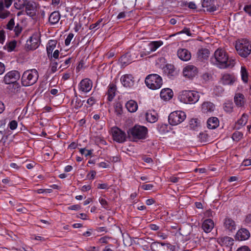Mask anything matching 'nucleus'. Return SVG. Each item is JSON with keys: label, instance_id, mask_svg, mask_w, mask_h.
I'll return each mask as SVG.
<instances>
[{"label": "nucleus", "instance_id": "obj_39", "mask_svg": "<svg viewBox=\"0 0 251 251\" xmlns=\"http://www.w3.org/2000/svg\"><path fill=\"white\" fill-rule=\"evenodd\" d=\"M131 57V54L129 52H127L123 55L121 58V63L123 65H126L127 64H130L133 61V59L128 60V58Z\"/></svg>", "mask_w": 251, "mask_h": 251}, {"label": "nucleus", "instance_id": "obj_34", "mask_svg": "<svg viewBox=\"0 0 251 251\" xmlns=\"http://www.w3.org/2000/svg\"><path fill=\"white\" fill-rule=\"evenodd\" d=\"M210 51L207 49L202 48L199 50L198 56L200 59H206L209 55Z\"/></svg>", "mask_w": 251, "mask_h": 251}, {"label": "nucleus", "instance_id": "obj_32", "mask_svg": "<svg viewBox=\"0 0 251 251\" xmlns=\"http://www.w3.org/2000/svg\"><path fill=\"white\" fill-rule=\"evenodd\" d=\"M126 107L130 112H135L138 108L137 102L133 100H130L126 104Z\"/></svg>", "mask_w": 251, "mask_h": 251}, {"label": "nucleus", "instance_id": "obj_16", "mask_svg": "<svg viewBox=\"0 0 251 251\" xmlns=\"http://www.w3.org/2000/svg\"><path fill=\"white\" fill-rule=\"evenodd\" d=\"M93 86V82L89 78H84L82 79L79 84V89L80 91L87 93L89 92Z\"/></svg>", "mask_w": 251, "mask_h": 251}, {"label": "nucleus", "instance_id": "obj_46", "mask_svg": "<svg viewBox=\"0 0 251 251\" xmlns=\"http://www.w3.org/2000/svg\"><path fill=\"white\" fill-rule=\"evenodd\" d=\"M99 201L104 208L107 210H109L110 209L107 201L104 199L100 198L99 199Z\"/></svg>", "mask_w": 251, "mask_h": 251}, {"label": "nucleus", "instance_id": "obj_56", "mask_svg": "<svg viewBox=\"0 0 251 251\" xmlns=\"http://www.w3.org/2000/svg\"><path fill=\"white\" fill-rule=\"evenodd\" d=\"M244 10L251 16V5H247L245 6Z\"/></svg>", "mask_w": 251, "mask_h": 251}, {"label": "nucleus", "instance_id": "obj_30", "mask_svg": "<svg viewBox=\"0 0 251 251\" xmlns=\"http://www.w3.org/2000/svg\"><path fill=\"white\" fill-rule=\"evenodd\" d=\"M234 100L235 104L240 107L243 106L245 101V97L244 95L241 93L236 94Z\"/></svg>", "mask_w": 251, "mask_h": 251}, {"label": "nucleus", "instance_id": "obj_8", "mask_svg": "<svg viewBox=\"0 0 251 251\" xmlns=\"http://www.w3.org/2000/svg\"><path fill=\"white\" fill-rule=\"evenodd\" d=\"M13 1V0H0V19H5L11 15L10 12L6 8H9Z\"/></svg>", "mask_w": 251, "mask_h": 251}, {"label": "nucleus", "instance_id": "obj_29", "mask_svg": "<svg viewBox=\"0 0 251 251\" xmlns=\"http://www.w3.org/2000/svg\"><path fill=\"white\" fill-rule=\"evenodd\" d=\"M60 19V14L58 11H55L52 12L49 18V21L51 25L57 24Z\"/></svg>", "mask_w": 251, "mask_h": 251}, {"label": "nucleus", "instance_id": "obj_62", "mask_svg": "<svg viewBox=\"0 0 251 251\" xmlns=\"http://www.w3.org/2000/svg\"><path fill=\"white\" fill-rule=\"evenodd\" d=\"M179 179V177L172 176L169 178V180L170 182H172L173 183H176L178 182Z\"/></svg>", "mask_w": 251, "mask_h": 251}, {"label": "nucleus", "instance_id": "obj_40", "mask_svg": "<svg viewBox=\"0 0 251 251\" xmlns=\"http://www.w3.org/2000/svg\"><path fill=\"white\" fill-rule=\"evenodd\" d=\"M17 45V42L15 40H13L11 42H9V43H7L6 46L4 47V48H6L8 51L11 52L13 51Z\"/></svg>", "mask_w": 251, "mask_h": 251}, {"label": "nucleus", "instance_id": "obj_11", "mask_svg": "<svg viewBox=\"0 0 251 251\" xmlns=\"http://www.w3.org/2000/svg\"><path fill=\"white\" fill-rule=\"evenodd\" d=\"M111 132L113 140L118 143H123L126 140V134L117 127H113L111 128Z\"/></svg>", "mask_w": 251, "mask_h": 251}, {"label": "nucleus", "instance_id": "obj_47", "mask_svg": "<svg viewBox=\"0 0 251 251\" xmlns=\"http://www.w3.org/2000/svg\"><path fill=\"white\" fill-rule=\"evenodd\" d=\"M13 29L15 35L18 36L21 33L23 28L19 24H17L16 25L14 26Z\"/></svg>", "mask_w": 251, "mask_h": 251}, {"label": "nucleus", "instance_id": "obj_52", "mask_svg": "<svg viewBox=\"0 0 251 251\" xmlns=\"http://www.w3.org/2000/svg\"><path fill=\"white\" fill-rule=\"evenodd\" d=\"M74 36V34L72 33L69 34L67 38L65 40V44L66 46H68L70 44L71 41L73 38Z\"/></svg>", "mask_w": 251, "mask_h": 251}, {"label": "nucleus", "instance_id": "obj_17", "mask_svg": "<svg viewBox=\"0 0 251 251\" xmlns=\"http://www.w3.org/2000/svg\"><path fill=\"white\" fill-rule=\"evenodd\" d=\"M121 81L124 87H131L134 83L133 77L131 75H126L121 78Z\"/></svg>", "mask_w": 251, "mask_h": 251}, {"label": "nucleus", "instance_id": "obj_53", "mask_svg": "<svg viewBox=\"0 0 251 251\" xmlns=\"http://www.w3.org/2000/svg\"><path fill=\"white\" fill-rule=\"evenodd\" d=\"M244 222L246 225H251V214H249L246 216Z\"/></svg>", "mask_w": 251, "mask_h": 251}, {"label": "nucleus", "instance_id": "obj_26", "mask_svg": "<svg viewBox=\"0 0 251 251\" xmlns=\"http://www.w3.org/2000/svg\"><path fill=\"white\" fill-rule=\"evenodd\" d=\"M173 96V92L170 88L163 89L161 91L160 97L164 100H170Z\"/></svg>", "mask_w": 251, "mask_h": 251}, {"label": "nucleus", "instance_id": "obj_18", "mask_svg": "<svg viewBox=\"0 0 251 251\" xmlns=\"http://www.w3.org/2000/svg\"><path fill=\"white\" fill-rule=\"evenodd\" d=\"M218 242L223 246H225L230 247L234 244L233 238L227 236L219 237L218 239Z\"/></svg>", "mask_w": 251, "mask_h": 251}, {"label": "nucleus", "instance_id": "obj_59", "mask_svg": "<svg viewBox=\"0 0 251 251\" xmlns=\"http://www.w3.org/2000/svg\"><path fill=\"white\" fill-rule=\"evenodd\" d=\"M70 210H78L80 209V206L78 204L73 205L68 207Z\"/></svg>", "mask_w": 251, "mask_h": 251}, {"label": "nucleus", "instance_id": "obj_49", "mask_svg": "<svg viewBox=\"0 0 251 251\" xmlns=\"http://www.w3.org/2000/svg\"><path fill=\"white\" fill-rule=\"evenodd\" d=\"M18 123L15 120L11 121L8 124V127L11 130H14L17 127Z\"/></svg>", "mask_w": 251, "mask_h": 251}, {"label": "nucleus", "instance_id": "obj_38", "mask_svg": "<svg viewBox=\"0 0 251 251\" xmlns=\"http://www.w3.org/2000/svg\"><path fill=\"white\" fill-rule=\"evenodd\" d=\"M56 41L55 40H50L49 42V46L47 47V51L48 56L51 55L53 50L56 46ZM52 56V55H51Z\"/></svg>", "mask_w": 251, "mask_h": 251}, {"label": "nucleus", "instance_id": "obj_20", "mask_svg": "<svg viewBox=\"0 0 251 251\" xmlns=\"http://www.w3.org/2000/svg\"><path fill=\"white\" fill-rule=\"evenodd\" d=\"M25 12L27 15L33 17L36 15V9L35 3L30 1H28L27 4L25 5Z\"/></svg>", "mask_w": 251, "mask_h": 251}, {"label": "nucleus", "instance_id": "obj_50", "mask_svg": "<svg viewBox=\"0 0 251 251\" xmlns=\"http://www.w3.org/2000/svg\"><path fill=\"white\" fill-rule=\"evenodd\" d=\"M79 151L82 154L85 155V156L91 155L92 153V150H87L85 148L80 149Z\"/></svg>", "mask_w": 251, "mask_h": 251}, {"label": "nucleus", "instance_id": "obj_12", "mask_svg": "<svg viewBox=\"0 0 251 251\" xmlns=\"http://www.w3.org/2000/svg\"><path fill=\"white\" fill-rule=\"evenodd\" d=\"M223 225L225 230L228 233H233L236 229L235 222L228 216L224 219Z\"/></svg>", "mask_w": 251, "mask_h": 251}, {"label": "nucleus", "instance_id": "obj_55", "mask_svg": "<svg viewBox=\"0 0 251 251\" xmlns=\"http://www.w3.org/2000/svg\"><path fill=\"white\" fill-rule=\"evenodd\" d=\"M207 137V135L205 133H201L199 135V138L201 140V142H205Z\"/></svg>", "mask_w": 251, "mask_h": 251}, {"label": "nucleus", "instance_id": "obj_13", "mask_svg": "<svg viewBox=\"0 0 251 251\" xmlns=\"http://www.w3.org/2000/svg\"><path fill=\"white\" fill-rule=\"evenodd\" d=\"M20 78V73L17 71H11L8 72L3 78L4 82L6 84L16 82Z\"/></svg>", "mask_w": 251, "mask_h": 251}, {"label": "nucleus", "instance_id": "obj_43", "mask_svg": "<svg viewBox=\"0 0 251 251\" xmlns=\"http://www.w3.org/2000/svg\"><path fill=\"white\" fill-rule=\"evenodd\" d=\"M15 25L14 18H11L6 25L5 28L9 30H12L14 29Z\"/></svg>", "mask_w": 251, "mask_h": 251}, {"label": "nucleus", "instance_id": "obj_45", "mask_svg": "<svg viewBox=\"0 0 251 251\" xmlns=\"http://www.w3.org/2000/svg\"><path fill=\"white\" fill-rule=\"evenodd\" d=\"M224 108L225 111L228 113H231L232 111L233 103L231 102H227L225 104Z\"/></svg>", "mask_w": 251, "mask_h": 251}, {"label": "nucleus", "instance_id": "obj_64", "mask_svg": "<svg viewBox=\"0 0 251 251\" xmlns=\"http://www.w3.org/2000/svg\"><path fill=\"white\" fill-rule=\"evenodd\" d=\"M87 251H99L98 248L96 247H88L86 248Z\"/></svg>", "mask_w": 251, "mask_h": 251}, {"label": "nucleus", "instance_id": "obj_7", "mask_svg": "<svg viewBox=\"0 0 251 251\" xmlns=\"http://www.w3.org/2000/svg\"><path fill=\"white\" fill-rule=\"evenodd\" d=\"M186 118L185 113L182 111L172 112L169 116L168 121L172 126L177 125L182 123Z\"/></svg>", "mask_w": 251, "mask_h": 251}, {"label": "nucleus", "instance_id": "obj_2", "mask_svg": "<svg viewBox=\"0 0 251 251\" xmlns=\"http://www.w3.org/2000/svg\"><path fill=\"white\" fill-rule=\"evenodd\" d=\"M178 98L180 101L184 103L193 104L199 100L200 96L197 92L183 90L179 93Z\"/></svg>", "mask_w": 251, "mask_h": 251}, {"label": "nucleus", "instance_id": "obj_1", "mask_svg": "<svg viewBox=\"0 0 251 251\" xmlns=\"http://www.w3.org/2000/svg\"><path fill=\"white\" fill-rule=\"evenodd\" d=\"M211 62L220 68L232 67L235 64V60L228 59L226 53L222 49L217 50L214 53V57L211 58Z\"/></svg>", "mask_w": 251, "mask_h": 251}, {"label": "nucleus", "instance_id": "obj_10", "mask_svg": "<svg viewBox=\"0 0 251 251\" xmlns=\"http://www.w3.org/2000/svg\"><path fill=\"white\" fill-rule=\"evenodd\" d=\"M40 35L38 33H34L26 41L25 47L27 49L34 50L36 49L40 44Z\"/></svg>", "mask_w": 251, "mask_h": 251}, {"label": "nucleus", "instance_id": "obj_35", "mask_svg": "<svg viewBox=\"0 0 251 251\" xmlns=\"http://www.w3.org/2000/svg\"><path fill=\"white\" fill-rule=\"evenodd\" d=\"M164 71L168 76H174L175 73V67L172 64H168L164 68Z\"/></svg>", "mask_w": 251, "mask_h": 251}, {"label": "nucleus", "instance_id": "obj_24", "mask_svg": "<svg viewBox=\"0 0 251 251\" xmlns=\"http://www.w3.org/2000/svg\"><path fill=\"white\" fill-rule=\"evenodd\" d=\"M248 120V116L246 114H243L241 118L239 119L236 123L235 125L234 128L236 129H239L242 127L245 126L247 124Z\"/></svg>", "mask_w": 251, "mask_h": 251}, {"label": "nucleus", "instance_id": "obj_36", "mask_svg": "<svg viewBox=\"0 0 251 251\" xmlns=\"http://www.w3.org/2000/svg\"><path fill=\"white\" fill-rule=\"evenodd\" d=\"M28 0H14V7L17 9H22L27 4Z\"/></svg>", "mask_w": 251, "mask_h": 251}, {"label": "nucleus", "instance_id": "obj_41", "mask_svg": "<svg viewBox=\"0 0 251 251\" xmlns=\"http://www.w3.org/2000/svg\"><path fill=\"white\" fill-rule=\"evenodd\" d=\"M115 112L117 115H121L123 114V106L121 102H117L114 106Z\"/></svg>", "mask_w": 251, "mask_h": 251}, {"label": "nucleus", "instance_id": "obj_22", "mask_svg": "<svg viewBox=\"0 0 251 251\" xmlns=\"http://www.w3.org/2000/svg\"><path fill=\"white\" fill-rule=\"evenodd\" d=\"M235 80V78L233 75L229 74H225L222 76L221 81L223 85H232Z\"/></svg>", "mask_w": 251, "mask_h": 251}, {"label": "nucleus", "instance_id": "obj_23", "mask_svg": "<svg viewBox=\"0 0 251 251\" xmlns=\"http://www.w3.org/2000/svg\"><path fill=\"white\" fill-rule=\"evenodd\" d=\"M117 90L116 86L113 83H110L108 87L107 94L108 95L107 100L111 101L115 96V93Z\"/></svg>", "mask_w": 251, "mask_h": 251}, {"label": "nucleus", "instance_id": "obj_4", "mask_svg": "<svg viewBox=\"0 0 251 251\" xmlns=\"http://www.w3.org/2000/svg\"><path fill=\"white\" fill-rule=\"evenodd\" d=\"M235 48L238 54L245 58L251 52V43L247 39H242L236 42Z\"/></svg>", "mask_w": 251, "mask_h": 251}, {"label": "nucleus", "instance_id": "obj_15", "mask_svg": "<svg viewBox=\"0 0 251 251\" xmlns=\"http://www.w3.org/2000/svg\"><path fill=\"white\" fill-rule=\"evenodd\" d=\"M198 69L194 65H187L183 70V75L190 79H192L197 75Z\"/></svg>", "mask_w": 251, "mask_h": 251}, {"label": "nucleus", "instance_id": "obj_3", "mask_svg": "<svg viewBox=\"0 0 251 251\" xmlns=\"http://www.w3.org/2000/svg\"><path fill=\"white\" fill-rule=\"evenodd\" d=\"M38 77V73L36 70H26L22 76V84L24 86L32 85L37 82Z\"/></svg>", "mask_w": 251, "mask_h": 251}, {"label": "nucleus", "instance_id": "obj_44", "mask_svg": "<svg viewBox=\"0 0 251 251\" xmlns=\"http://www.w3.org/2000/svg\"><path fill=\"white\" fill-rule=\"evenodd\" d=\"M242 79L245 82L248 81V73L245 67H241Z\"/></svg>", "mask_w": 251, "mask_h": 251}, {"label": "nucleus", "instance_id": "obj_54", "mask_svg": "<svg viewBox=\"0 0 251 251\" xmlns=\"http://www.w3.org/2000/svg\"><path fill=\"white\" fill-rule=\"evenodd\" d=\"M5 40V31L2 29L0 30V43L3 44Z\"/></svg>", "mask_w": 251, "mask_h": 251}, {"label": "nucleus", "instance_id": "obj_5", "mask_svg": "<svg viewBox=\"0 0 251 251\" xmlns=\"http://www.w3.org/2000/svg\"><path fill=\"white\" fill-rule=\"evenodd\" d=\"M147 133L148 129L146 127L138 125L129 129L127 131L129 137H132L134 141L137 139H145Z\"/></svg>", "mask_w": 251, "mask_h": 251}, {"label": "nucleus", "instance_id": "obj_58", "mask_svg": "<svg viewBox=\"0 0 251 251\" xmlns=\"http://www.w3.org/2000/svg\"><path fill=\"white\" fill-rule=\"evenodd\" d=\"M153 187V185L151 184H144L142 186V188L143 189L146 190H151Z\"/></svg>", "mask_w": 251, "mask_h": 251}, {"label": "nucleus", "instance_id": "obj_33", "mask_svg": "<svg viewBox=\"0 0 251 251\" xmlns=\"http://www.w3.org/2000/svg\"><path fill=\"white\" fill-rule=\"evenodd\" d=\"M84 100L82 101L80 99H79L76 94L75 95V97L73 98L71 101V103L74 108L76 109H78L83 105V102Z\"/></svg>", "mask_w": 251, "mask_h": 251}, {"label": "nucleus", "instance_id": "obj_28", "mask_svg": "<svg viewBox=\"0 0 251 251\" xmlns=\"http://www.w3.org/2000/svg\"><path fill=\"white\" fill-rule=\"evenodd\" d=\"M214 108V105L211 102H204L201 105V111L204 113L213 112Z\"/></svg>", "mask_w": 251, "mask_h": 251}, {"label": "nucleus", "instance_id": "obj_25", "mask_svg": "<svg viewBox=\"0 0 251 251\" xmlns=\"http://www.w3.org/2000/svg\"><path fill=\"white\" fill-rule=\"evenodd\" d=\"M219 125V121L217 117H212L209 118L207 121V127L209 129H215Z\"/></svg>", "mask_w": 251, "mask_h": 251}, {"label": "nucleus", "instance_id": "obj_51", "mask_svg": "<svg viewBox=\"0 0 251 251\" xmlns=\"http://www.w3.org/2000/svg\"><path fill=\"white\" fill-rule=\"evenodd\" d=\"M58 63L55 61H52L51 63V72L52 73H55L57 71Z\"/></svg>", "mask_w": 251, "mask_h": 251}, {"label": "nucleus", "instance_id": "obj_9", "mask_svg": "<svg viewBox=\"0 0 251 251\" xmlns=\"http://www.w3.org/2000/svg\"><path fill=\"white\" fill-rule=\"evenodd\" d=\"M152 251H174V247L169 243L154 242L151 245Z\"/></svg>", "mask_w": 251, "mask_h": 251}, {"label": "nucleus", "instance_id": "obj_6", "mask_svg": "<svg viewBox=\"0 0 251 251\" xmlns=\"http://www.w3.org/2000/svg\"><path fill=\"white\" fill-rule=\"evenodd\" d=\"M145 81L147 86L152 90L159 89L163 84L161 77L155 74L148 75Z\"/></svg>", "mask_w": 251, "mask_h": 251}, {"label": "nucleus", "instance_id": "obj_27", "mask_svg": "<svg viewBox=\"0 0 251 251\" xmlns=\"http://www.w3.org/2000/svg\"><path fill=\"white\" fill-rule=\"evenodd\" d=\"M214 227V222L210 219L205 220L202 225V228L206 233L210 232Z\"/></svg>", "mask_w": 251, "mask_h": 251}, {"label": "nucleus", "instance_id": "obj_14", "mask_svg": "<svg viewBox=\"0 0 251 251\" xmlns=\"http://www.w3.org/2000/svg\"><path fill=\"white\" fill-rule=\"evenodd\" d=\"M251 236V234L249 230L245 228H240L234 236V239L236 241H244L247 240Z\"/></svg>", "mask_w": 251, "mask_h": 251}, {"label": "nucleus", "instance_id": "obj_21", "mask_svg": "<svg viewBox=\"0 0 251 251\" xmlns=\"http://www.w3.org/2000/svg\"><path fill=\"white\" fill-rule=\"evenodd\" d=\"M214 0H202V6L206 8V10L209 12H214L216 10V7L214 4Z\"/></svg>", "mask_w": 251, "mask_h": 251}, {"label": "nucleus", "instance_id": "obj_61", "mask_svg": "<svg viewBox=\"0 0 251 251\" xmlns=\"http://www.w3.org/2000/svg\"><path fill=\"white\" fill-rule=\"evenodd\" d=\"M242 165L244 166H248L251 165V159H245Z\"/></svg>", "mask_w": 251, "mask_h": 251}, {"label": "nucleus", "instance_id": "obj_42", "mask_svg": "<svg viewBox=\"0 0 251 251\" xmlns=\"http://www.w3.org/2000/svg\"><path fill=\"white\" fill-rule=\"evenodd\" d=\"M243 133L239 131H235L232 136V139L235 141H239L243 137Z\"/></svg>", "mask_w": 251, "mask_h": 251}, {"label": "nucleus", "instance_id": "obj_63", "mask_svg": "<svg viewBox=\"0 0 251 251\" xmlns=\"http://www.w3.org/2000/svg\"><path fill=\"white\" fill-rule=\"evenodd\" d=\"M237 251H250V250L248 246H243L238 248Z\"/></svg>", "mask_w": 251, "mask_h": 251}, {"label": "nucleus", "instance_id": "obj_48", "mask_svg": "<svg viewBox=\"0 0 251 251\" xmlns=\"http://www.w3.org/2000/svg\"><path fill=\"white\" fill-rule=\"evenodd\" d=\"M200 122H199V120L197 119H193L190 121V126L191 128H194L195 127H197L199 126Z\"/></svg>", "mask_w": 251, "mask_h": 251}, {"label": "nucleus", "instance_id": "obj_31", "mask_svg": "<svg viewBox=\"0 0 251 251\" xmlns=\"http://www.w3.org/2000/svg\"><path fill=\"white\" fill-rule=\"evenodd\" d=\"M163 45L161 41H152L148 45L149 52L155 51L158 48Z\"/></svg>", "mask_w": 251, "mask_h": 251}, {"label": "nucleus", "instance_id": "obj_60", "mask_svg": "<svg viewBox=\"0 0 251 251\" xmlns=\"http://www.w3.org/2000/svg\"><path fill=\"white\" fill-rule=\"evenodd\" d=\"M109 239H110V237L106 236L100 238V242L101 243L106 244L108 242V240Z\"/></svg>", "mask_w": 251, "mask_h": 251}, {"label": "nucleus", "instance_id": "obj_37", "mask_svg": "<svg viewBox=\"0 0 251 251\" xmlns=\"http://www.w3.org/2000/svg\"><path fill=\"white\" fill-rule=\"evenodd\" d=\"M146 119L147 121L150 123H153L157 120V117L156 114L153 112H148L146 114Z\"/></svg>", "mask_w": 251, "mask_h": 251}, {"label": "nucleus", "instance_id": "obj_57", "mask_svg": "<svg viewBox=\"0 0 251 251\" xmlns=\"http://www.w3.org/2000/svg\"><path fill=\"white\" fill-rule=\"evenodd\" d=\"M71 63V58H69L67 59L65 62H64V64H61L60 66V68L63 67V68H67L68 64H69Z\"/></svg>", "mask_w": 251, "mask_h": 251}, {"label": "nucleus", "instance_id": "obj_19", "mask_svg": "<svg viewBox=\"0 0 251 251\" xmlns=\"http://www.w3.org/2000/svg\"><path fill=\"white\" fill-rule=\"evenodd\" d=\"M177 56L181 60L187 61L191 57V54L189 51L185 49H180L177 51Z\"/></svg>", "mask_w": 251, "mask_h": 251}]
</instances>
